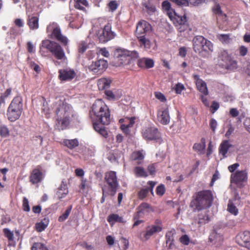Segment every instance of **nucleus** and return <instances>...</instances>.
I'll list each match as a JSON object with an SVG mask.
<instances>
[{
    "label": "nucleus",
    "instance_id": "obj_48",
    "mask_svg": "<svg viewBox=\"0 0 250 250\" xmlns=\"http://www.w3.org/2000/svg\"><path fill=\"white\" fill-rule=\"evenodd\" d=\"M87 43L84 42H81L78 44V52L79 53H83L88 48Z\"/></svg>",
    "mask_w": 250,
    "mask_h": 250
},
{
    "label": "nucleus",
    "instance_id": "obj_13",
    "mask_svg": "<svg viewBox=\"0 0 250 250\" xmlns=\"http://www.w3.org/2000/svg\"><path fill=\"white\" fill-rule=\"evenodd\" d=\"M162 230V228L157 226H148L146 228V230L140 233L139 238L142 241L148 240L151 236L156 233L159 232Z\"/></svg>",
    "mask_w": 250,
    "mask_h": 250
},
{
    "label": "nucleus",
    "instance_id": "obj_21",
    "mask_svg": "<svg viewBox=\"0 0 250 250\" xmlns=\"http://www.w3.org/2000/svg\"><path fill=\"white\" fill-rule=\"evenodd\" d=\"M193 77L195 81L197 89L204 95H208V92L206 83L201 79L198 75H193Z\"/></svg>",
    "mask_w": 250,
    "mask_h": 250
},
{
    "label": "nucleus",
    "instance_id": "obj_36",
    "mask_svg": "<svg viewBox=\"0 0 250 250\" xmlns=\"http://www.w3.org/2000/svg\"><path fill=\"white\" fill-rule=\"evenodd\" d=\"M111 83V81L110 79L102 78L98 81L97 84L99 89L103 90L108 88Z\"/></svg>",
    "mask_w": 250,
    "mask_h": 250
},
{
    "label": "nucleus",
    "instance_id": "obj_28",
    "mask_svg": "<svg viewBox=\"0 0 250 250\" xmlns=\"http://www.w3.org/2000/svg\"><path fill=\"white\" fill-rule=\"evenodd\" d=\"M137 210L142 213L144 216L146 214H148L154 211V209L149 204L146 202L141 203L137 208Z\"/></svg>",
    "mask_w": 250,
    "mask_h": 250
},
{
    "label": "nucleus",
    "instance_id": "obj_31",
    "mask_svg": "<svg viewBox=\"0 0 250 250\" xmlns=\"http://www.w3.org/2000/svg\"><path fill=\"white\" fill-rule=\"evenodd\" d=\"M231 145L229 143V141L225 140L220 144L219 148V153L222 155L224 158L227 157V153Z\"/></svg>",
    "mask_w": 250,
    "mask_h": 250
},
{
    "label": "nucleus",
    "instance_id": "obj_24",
    "mask_svg": "<svg viewBox=\"0 0 250 250\" xmlns=\"http://www.w3.org/2000/svg\"><path fill=\"white\" fill-rule=\"evenodd\" d=\"M137 65L140 68H151L154 65V61L148 58H142L138 60Z\"/></svg>",
    "mask_w": 250,
    "mask_h": 250
},
{
    "label": "nucleus",
    "instance_id": "obj_59",
    "mask_svg": "<svg viewBox=\"0 0 250 250\" xmlns=\"http://www.w3.org/2000/svg\"><path fill=\"white\" fill-rule=\"evenodd\" d=\"M30 67L37 73H39L41 71L40 66L34 62H30Z\"/></svg>",
    "mask_w": 250,
    "mask_h": 250
},
{
    "label": "nucleus",
    "instance_id": "obj_62",
    "mask_svg": "<svg viewBox=\"0 0 250 250\" xmlns=\"http://www.w3.org/2000/svg\"><path fill=\"white\" fill-rule=\"evenodd\" d=\"M121 243L123 244V250H126L129 245V241L125 238L122 237L121 239Z\"/></svg>",
    "mask_w": 250,
    "mask_h": 250
},
{
    "label": "nucleus",
    "instance_id": "obj_18",
    "mask_svg": "<svg viewBox=\"0 0 250 250\" xmlns=\"http://www.w3.org/2000/svg\"><path fill=\"white\" fill-rule=\"evenodd\" d=\"M43 178L41 166H38L36 168L33 169L29 176V181L32 184L40 183Z\"/></svg>",
    "mask_w": 250,
    "mask_h": 250
},
{
    "label": "nucleus",
    "instance_id": "obj_58",
    "mask_svg": "<svg viewBox=\"0 0 250 250\" xmlns=\"http://www.w3.org/2000/svg\"><path fill=\"white\" fill-rule=\"evenodd\" d=\"M154 95L155 97L161 102H165L167 101L165 96L160 92H155Z\"/></svg>",
    "mask_w": 250,
    "mask_h": 250
},
{
    "label": "nucleus",
    "instance_id": "obj_63",
    "mask_svg": "<svg viewBox=\"0 0 250 250\" xmlns=\"http://www.w3.org/2000/svg\"><path fill=\"white\" fill-rule=\"evenodd\" d=\"M162 6L163 8L167 11H169L171 9V4L167 0L163 1Z\"/></svg>",
    "mask_w": 250,
    "mask_h": 250
},
{
    "label": "nucleus",
    "instance_id": "obj_42",
    "mask_svg": "<svg viewBox=\"0 0 250 250\" xmlns=\"http://www.w3.org/2000/svg\"><path fill=\"white\" fill-rule=\"evenodd\" d=\"M224 67L227 69L235 70L237 68V62L231 58L226 64H224Z\"/></svg>",
    "mask_w": 250,
    "mask_h": 250
},
{
    "label": "nucleus",
    "instance_id": "obj_17",
    "mask_svg": "<svg viewBox=\"0 0 250 250\" xmlns=\"http://www.w3.org/2000/svg\"><path fill=\"white\" fill-rule=\"evenodd\" d=\"M238 243L250 250V231H244L239 233L236 236Z\"/></svg>",
    "mask_w": 250,
    "mask_h": 250
},
{
    "label": "nucleus",
    "instance_id": "obj_11",
    "mask_svg": "<svg viewBox=\"0 0 250 250\" xmlns=\"http://www.w3.org/2000/svg\"><path fill=\"white\" fill-rule=\"evenodd\" d=\"M152 33V26L150 23L144 20L140 21L136 27V35L140 36L149 37Z\"/></svg>",
    "mask_w": 250,
    "mask_h": 250
},
{
    "label": "nucleus",
    "instance_id": "obj_22",
    "mask_svg": "<svg viewBox=\"0 0 250 250\" xmlns=\"http://www.w3.org/2000/svg\"><path fill=\"white\" fill-rule=\"evenodd\" d=\"M60 144L68 149L72 150L76 149L79 146V140L77 138L73 139H63L60 142Z\"/></svg>",
    "mask_w": 250,
    "mask_h": 250
},
{
    "label": "nucleus",
    "instance_id": "obj_51",
    "mask_svg": "<svg viewBox=\"0 0 250 250\" xmlns=\"http://www.w3.org/2000/svg\"><path fill=\"white\" fill-rule=\"evenodd\" d=\"M172 2L179 6H188V0H169Z\"/></svg>",
    "mask_w": 250,
    "mask_h": 250
},
{
    "label": "nucleus",
    "instance_id": "obj_60",
    "mask_svg": "<svg viewBox=\"0 0 250 250\" xmlns=\"http://www.w3.org/2000/svg\"><path fill=\"white\" fill-rule=\"evenodd\" d=\"M248 52V48L245 46L242 45L239 47V55L244 57L247 55Z\"/></svg>",
    "mask_w": 250,
    "mask_h": 250
},
{
    "label": "nucleus",
    "instance_id": "obj_1",
    "mask_svg": "<svg viewBox=\"0 0 250 250\" xmlns=\"http://www.w3.org/2000/svg\"><path fill=\"white\" fill-rule=\"evenodd\" d=\"M90 117L92 123L107 125L111 122L110 111L102 99L96 100L91 107Z\"/></svg>",
    "mask_w": 250,
    "mask_h": 250
},
{
    "label": "nucleus",
    "instance_id": "obj_38",
    "mask_svg": "<svg viewBox=\"0 0 250 250\" xmlns=\"http://www.w3.org/2000/svg\"><path fill=\"white\" fill-rule=\"evenodd\" d=\"M12 92V88H7L3 93H1L0 96V107H4L5 104V99L11 95Z\"/></svg>",
    "mask_w": 250,
    "mask_h": 250
},
{
    "label": "nucleus",
    "instance_id": "obj_46",
    "mask_svg": "<svg viewBox=\"0 0 250 250\" xmlns=\"http://www.w3.org/2000/svg\"><path fill=\"white\" fill-rule=\"evenodd\" d=\"M220 58L224 62V63L223 64V65H224V64H226L231 59L230 56L226 51H224L221 53Z\"/></svg>",
    "mask_w": 250,
    "mask_h": 250
},
{
    "label": "nucleus",
    "instance_id": "obj_39",
    "mask_svg": "<svg viewBox=\"0 0 250 250\" xmlns=\"http://www.w3.org/2000/svg\"><path fill=\"white\" fill-rule=\"evenodd\" d=\"M88 6V3L86 0H77L74 4V7L78 9L85 11V7Z\"/></svg>",
    "mask_w": 250,
    "mask_h": 250
},
{
    "label": "nucleus",
    "instance_id": "obj_64",
    "mask_svg": "<svg viewBox=\"0 0 250 250\" xmlns=\"http://www.w3.org/2000/svg\"><path fill=\"white\" fill-rule=\"evenodd\" d=\"M244 125L246 130L250 133V118H247L245 119Z\"/></svg>",
    "mask_w": 250,
    "mask_h": 250
},
{
    "label": "nucleus",
    "instance_id": "obj_33",
    "mask_svg": "<svg viewBox=\"0 0 250 250\" xmlns=\"http://www.w3.org/2000/svg\"><path fill=\"white\" fill-rule=\"evenodd\" d=\"M49 219L48 218H44L42 219L40 222H38L35 224V229L39 232H41L43 231L48 226L49 224Z\"/></svg>",
    "mask_w": 250,
    "mask_h": 250
},
{
    "label": "nucleus",
    "instance_id": "obj_47",
    "mask_svg": "<svg viewBox=\"0 0 250 250\" xmlns=\"http://www.w3.org/2000/svg\"><path fill=\"white\" fill-rule=\"evenodd\" d=\"M119 4L116 0H111L108 4L107 7L109 11L112 12L115 11L118 8Z\"/></svg>",
    "mask_w": 250,
    "mask_h": 250
},
{
    "label": "nucleus",
    "instance_id": "obj_12",
    "mask_svg": "<svg viewBox=\"0 0 250 250\" xmlns=\"http://www.w3.org/2000/svg\"><path fill=\"white\" fill-rule=\"evenodd\" d=\"M115 36V33L111 30V24L107 23L102 33L98 35V38L100 42L105 43L114 39Z\"/></svg>",
    "mask_w": 250,
    "mask_h": 250
},
{
    "label": "nucleus",
    "instance_id": "obj_37",
    "mask_svg": "<svg viewBox=\"0 0 250 250\" xmlns=\"http://www.w3.org/2000/svg\"><path fill=\"white\" fill-rule=\"evenodd\" d=\"M133 172L137 177H146L148 176L147 172L142 167L137 166L135 167Z\"/></svg>",
    "mask_w": 250,
    "mask_h": 250
},
{
    "label": "nucleus",
    "instance_id": "obj_55",
    "mask_svg": "<svg viewBox=\"0 0 250 250\" xmlns=\"http://www.w3.org/2000/svg\"><path fill=\"white\" fill-rule=\"evenodd\" d=\"M22 209L25 211L28 212L30 210V208L29 205V202L28 199L26 197H23L22 201Z\"/></svg>",
    "mask_w": 250,
    "mask_h": 250
},
{
    "label": "nucleus",
    "instance_id": "obj_41",
    "mask_svg": "<svg viewBox=\"0 0 250 250\" xmlns=\"http://www.w3.org/2000/svg\"><path fill=\"white\" fill-rule=\"evenodd\" d=\"M31 250H49V249L44 244L41 242H35L33 243L31 247Z\"/></svg>",
    "mask_w": 250,
    "mask_h": 250
},
{
    "label": "nucleus",
    "instance_id": "obj_57",
    "mask_svg": "<svg viewBox=\"0 0 250 250\" xmlns=\"http://www.w3.org/2000/svg\"><path fill=\"white\" fill-rule=\"evenodd\" d=\"M180 242L183 245H188L190 242V239L188 235H182L179 239Z\"/></svg>",
    "mask_w": 250,
    "mask_h": 250
},
{
    "label": "nucleus",
    "instance_id": "obj_6",
    "mask_svg": "<svg viewBox=\"0 0 250 250\" xmlns=\"http://www.w3.org/2000/svg\"><path fill=\"white\" fill-rule=\"evenodd\" d=\"M168 15L178 31L180 33V35L187 37L192 29L188 22L186 15L183 16H179L175 11H173V13L169 12Z\"/></svg>",
    "mask_w": 250,
    "mask_h": 250
},
{
    "label": "nucleus",
    "instance_id": "obj_44",
    "mask_svg": "<svg viewBox=\"0 0 250 250\" xmlns=\"http://www.w3.org/2000/svg\"><path fill=\"white\" fill-rule=\"evenodd\" d=\"M71 209H72V206H70L66 209V210L65 211V212L59 217L58 221L59 222H63L64 220H65L68 218V216L69 215V214L71 212Z\"/></svg>",
    "mask_w": 250,
    "mask_h": 250
},
{
    "label": "nucleus",
    "instance_id": "obj_54",
    "mask_svg": "<svg viewBox=\"0 0 250 250\" xmlns=\"http://www.w3.org/2000/svg\"><path fill=\"white\" fill-rule=\"evenodd\" d=\"M166 191L165 186L161 184L158 186L156 190V193L158 195L162 196H163Z\"/></svg>",
    "mask_w": 250,
    "mask_h": 250
},
{
    "label": "nucleus",
    "instance_id": "obj_50",
    "mask_svg": "<svg viewBox=\"0 0 250 250\" xmlns=\"http://www.w3.org/2000/svg\"><path fill=\"white\" fill-rule=\"evenodd\" d=\"M149 192V188H145L140 190L138 193V197L140 199H143L146 197Z\"/></svg>",
    "mask_w": 250,
    "mask_h": 250
},
{
    "label": "nucleus",
    "instance_id": "obj_45",
    "mask_svg": "<svg viewBox=\"0 0 250 250\" xmlns=\"http://www.w3.org/2000/svg\"><path fill=\"white\" fill-rule=\"evenodd\" d=\"M104 93L106 96L107 99L109 100H115L120 97V96L116 95L112 91L109 90H105Z\"/></svg>",
    "mask_w": 250,
    "mask_h": 250
},
{
    "label": "nucleus",
    "instance_id": "obj_19",
    "mask_svg": "<svg viewBox=\"0 0 250 250\" xmlns=\"http://www.w3.org/2000/svg\"><path fill=\"white\" fill-rule=\"evenodd\" d=\"M159 122L163 125H168L170 122V116L168 107H162L157 111Z\"/></svg>",
    "mask_w": 250,
    "mask_h": 250
},
{
    "label": "nucleus",
    "instance_id": "obj_27",
    "mask_svg": "<svg viewBox=\"0 0 250 250\" xmlns=\"http://www.w3.org/2000/svg\"><path fill=\"white\" fill-rule=\"evenodd\" d=\"M39 21L38 17L29 16L27 21V24L31 30H36L39 27Z\"/></svg>",
    "mask_w": 250,
    "mask_h": 250
},
{
    "label": "nucleus",
    "instance_id": "obj_23",
    "mask_svg": "<svg viewBox=\"0 0 250 250\" xmlns=\"http://www.w3.org/2000/svg\"><path fill=\"white\" fill-rule=\"evenodd\" d=\"M68 192L67 185L62 181L60 186L56 189V195L59 200H61L65 198Z\"/></svg>",
    "mask_w": 250,
    "mask_h": 250
},
{
    "label": "nucleus",
    "instance_id": "obj_10",
    "mask_svg": "<svg viewBox=\"0 0 250 250\" xmlns=\"http://www.w3.org/2000/svg\"><path fill=\"white\" fill-rule=\"evenodd\" d=\"M248 180V172L246 170L237 171L232 174L230 176V182L235 184L239 188H243L245 186L244 182Z\"/></svg>",
    "mask_w": 250,
    "mask_h": 250
},
{
    "label": "nucleus",
    "instance_id": "obj_35",
    "mask_svg": "<svg viewBox=\"0 0 250 250\" xmlns=\"http://www.w3.org/2000/svg\"><path fill=\"white\" fill-rule=\"evenodd\" d=\"M206 146V139L202 138L201 143H195L192 148L194 150L198 152L200 154H202L204 152Z\"/></svg>",
    "mask_w": 250,
    "mask_h": 250
},
{
    "label": "nucleus",
    "instance_id": "obj_7",
    "mask_svg": "<svg viewBox=\"0 0 250 250\" xmlns=\"http://www.w3.org/2000/svg\"><path fill=\"white\" fill-rule=\"evenodd\" d=\"M192 43L193 50L199 54L203 52H212L213 50L212 43L202 36H196L194 37Z\"/></svg>",
    "mask_w": 250,
    "mask_h": 250
},
{
    "label": "nucleus",
    "instance_id": "obj_4",
    "mask_svg": "<svg viewBox=\"0 0 250 250\" xmlns=\"http://www.w3.org/2000/svg\"><path fill=\"white\" fill-rule=\"evenodd\" d=\"M45 49H47L58 60L64 61L66 59L63 49L57 42L49 40H43L40 46V53L42 56H45Z\"/></svg>",
    "mask_w": 250,
    "mask_h": 250
},
{
    "label": "nucleus",
    "instance_id": "obj_26",
    "mask_svg": "<svg viewBox=\"0 0 250 250\" xmlns=\"http://www.w3.org/2000/svg\"><path fill=\"white\" fill-rule=\"evenodd\" d=\"M174 233L175 230L172 229L167 231L166 234V246L168 249L172 250L175 247L173 237Z\"/></svg>",
    "mask_w": 250,
    "mask_h": 250
},
{
    "label": "nucleus",
    "instance_id": "obj_34",
    "mask_svg": "<svg viewBox=\"0 0 250 250\" xmlns=\"http://www.w3.org/2000/svg\"><path fill=\"white\" fill-rule=\"evenodd\" d=\"M107 220L111 226L114 224L116 222L121 223L125 222L122 217L120 216L118 214L114 213L110 214L108 216Z\"/></svg>",
    "mask_w": 250,
    "mask_h": 250
},
{
    "label": "nucleus",
    "instance_id": "obj_16",
    "mask_svg": "<svg viewBox=\"0 0 250 250\" xmlns=\"http://www.w3.org/2000/svg\"><path fill=\"white\" fill-rule=\"evenodd\" d=\"M143 138L146 140H156L160 138V132L154 126L146 127L142 132Z\"/></svg>",
    "mask_w": 250,
    "mask_h": 250
},
{
    "label": "nucleus",
    "instance_id": "obj_3",
    "mask_svg": "<svg viewBox=\"0 0 250 250\" xmlns=\"http://www.w3.org/2000/svg\"><path fill=\"white\" fill-rule=\"evenodd\" d=\"M213 195L210 190H203L195 192L189 206L193 211L201 210L209 208L212 204Z\"/></svg>",
    "mask_w": 250,
    "mask_h": 250
},
{
    "label": "nucleus",
    "instance_id": "obj_25",
    "mask_svg": "<svg viewBox=\"0 0 250 250\" xmlns=\"http://www.w3.org/2000/svg\"><path fill=\"white\" fill-rule=\"evenodd\" d=\"M145 156L143 153V151H135L133 152L129 157V160L131 162H136L137 165L142 164L144 159Z\"/></svg>",
    "mask_w": 250,
    "mask_h": 250
},
{
    "label": "nucleus",
    "instance_id": "obj_40",
    "mask_svg": "<svg viewBox=\"0 0 250 250\" xmlns=\"http://www.w3.org/2000/svg\"><path fill=\"white\" fill-rule=\"evenodd\" d=\"M227 210L231 214L236 216L238 214V209L232 201L229 200L227 206Z\"/></svg>",
    "mask_w": 250,
    "mask_h": 250
},
{
    "label": "nucleus",
    "instance_id": "obj_52",
    "mask_svg": "<svg viewBox=\"0 0 250 250\" xmlns=\"http://www.w3.org/2000/svg\"><path fill=\"white\" fill-rule=\"evenodd\" d=\"M185 89V87L184 84L180 83H177L174 88V91L177 94H181L182 91L184 90Z\"/></svg>",
    "mask_w": 250,
    "mask_h": 250
},
{
    "label": "nucleus",
    "instance_id": "obj_30",
    "mask_svg": "<svg viewBox=\"0 0 250 250\" xmlns=\"http://www.w3.org/2000/svg\"><path fill=\"white\" fill-rule=\"evenodd\" d=\"M209 221V218L207 213L204 212L199 213L198 215L197 218L195 219L194 222L197 223L199 226L208 223Z\"/></svg>",
    "mask_w": 250,
    "mask_h": 250
},
{
    "label": "nucleus",
    "instance_id": "obj_43",
    "mask_svg": "<svg viewBox=\"0 0 250 250\" xmlns=\"http://www.w3.org/2000/svg\"><path fill=\"white\" fill-rule=\"evenodd\" d=\"M3 232L4 236L7 238L9 241H13L14 240V233L9 229H3Z\"/></svg>",
    "mask_w": 250,
    "mask_h": 250
},
{
    "label": "nucleus",
    "instance_id": "obj_29",
    "mask_svg": "<svg viewBox=\"0 0 250 250\" xmlns=\"http://www.w3.org/2000/svg\"><path fill=\"white\" fill-rule=\"evenodd\" d=\"M93 126L94 130L104 138H107L108 137V133L104 125L98 123H93Z\"/></svg>",
    "mask_w": 250,
    "mask_h": 250
},
{
    "label": "nucleus",
    "instance_id": "obj_15",
    "mask_svg": "<svg viewBox=\"0 0 250 250\" xmlns=\"http://www.w3.org/2000/svg\"><path fill=\"white\" fill-rule=\"evenodd\" d=\"M51 38L56 40L64 46L68 45V39L62 33L60 28L57 25L52 29Z\"/></svg>",
    "mask_w": 250,
    "mask_h": 250
},
{
    "label": "nucleus",
    "instance_id": "obj_2",
    "mask_svg": "<svg viewBox=\"0 0 250 250\" xmlns=\"http://www.w3.org/2000/svg\"><path fill=\"white\" fill-rule=\"evenodd\" d=\"M53 109L57 116V125L60 129H66L70 124L73 116L70 106L61 100H57L53 104Z\"/></svg>",
    "mask_w": 250,
    "mask_h": 250
},
{
    "label": "nucleus",
    "instance_id": "obj_49",
    "mask_svg": "<svg viewBox=\"0 0 250 250\" xmlns=\"http://www.w3.org/2000/svg\"><path fill=\"white\" fill-rule=\"evenodd\" d=\"M9 135V131L8 128L5 125L0 126V135L2 137H6Z\"/></svg>",
    "mask_w": 250,
    "mask_h": 250
},
{
    "label": "nucleus",
    "instance_id": "obj_32",
    "mask_svg": "<svg viewBox=\"0 0 250 250\" xmlns=\"http://www.w3.org/2000/svg\"><path fill=\"white\" fill-rule=\"evenodd\" d=\"M141 47L147 50L151 48V42L149 37L140 36L137 37Z\"/></svg>",
    "mask_w": 250,
    "mask_h": 250
},
{
    "label": "nucleus",
    "instance_id": "obj_61",
    "mask_svg": "<svg viewBox=\"0 0 250 250\" xmlns=\"http://www.w3.org/2000/svg\"><path fill=\"white\" fill-rule=\"evenodd\" d=\"M217 125V123L214 119H211L209 121V126L213 132H215Z\"/></svg>",
    "mask_w": 250,
    "mask_h": 250
},
{
    "label": "nucleus",
    "instance_id": "obj_56",
    "mask_svg": "<svg viewBox=\"0 0 250 250\" xmlns=\"http://www.w3.org/2000/svg\"><path fill=\"white\" fill-rule=\"evenodd\" d=\"M125 52L127 54L129 59L130 58L136 59L139 57V53L136 51H130L125 49Z\"/></svg>",
    "mask_w": 250,
    "mask_h": 250
},
{
    "label": "nucleus",
    "instance_id": "obj_8",
    "mask_svg": "<svg viewBox=\"0 0 250 250\" xmlns=\"http://www.w3.org/2000/svg\"><path fill=\"white\" fill-rule=\"evenodd\" d=\"M104 181L108 188L107 194L112 197L114 196L119 187L116 172L113 171L106 172L104 176Z\"/></svg>",
    "mask_w": 250,
    "mask_h": 250
},
{
    "label": "nucleus",
    "instance_id": "obj_14",
    "mask_svg": "<svg viewBox=\"0 0 250 250\" xmlns=\"http://www.w3.org/2000/svg\"><path fill=\"white\" fill-rule=\"evenodd\" d=\"M125 51L124 49L117 48L114 52L116 63L118 66L127 64L130 62V59Z\"/></svg>",
    "mask_w": 250,
    "mask_h": 250
},
{
    "label": "nucleus",
    "instance_id": "obj_5",
    "mask_svg": "<svg viewBox=\"0 0 250 250\" xmlns=\"http://www.w3.org/2000/svg\"><path fill=\"white\" fill-rule=\"evenodd\" d=\"M23 99L21 96L15 97L11 102L7 110V117L9 121L14 122L18 120L23 110Z\"/></svg>",
    "mask_w": 250,
    "mask_h": 250
},
{
    "label": "nucleus",
    "instance_id": "obj_20",
    "mask_svg": "<svg viewBox=\"0 0 250 250\" xmlns=\"http://www.w3.org/2000/svg\"><path fill=\"white\" fill-rule=\"evenodd\" d=\"M58 73L59 78L62 81H71L76 76L75 72L69 68L60 69Z\"/></svg>",
    "mask_w": 250,
    "mask_h": 250
},
{
    "label": "nucleus",
    "instance_id": "obj_9",
    "mask_svg": "<svg viewBox=\"0 0 250 250\" xmlns=\"http://www.w3.org/2000/svg\"><path fill=\"white\" fill-rule=\"evenodd\" d=\"M82 64L86 68H87L90 72L95 74H101L105 71L108 67L107 61L103 59L92 62L90 65H88L87 63L83 61Z\"/></svg>",
    "mask_w": 250,
    "mask_h": 250
},
{
    "label": "nucleus",
    "instance_id": "obj_53",
    "mask_svg": "<svg viewBox=\"0 0 250 250\" xmlns=\"http://www.w3.org/2000/svg\"><path fill=\"white\" fill-rule=\"evenodd\" d=\"M213 11L218 17H224V18L226 19V15L223 14L219 5H217L214 8H213Z\"/></svg>",
    "mask_w": 250,
    "mask_h": 250
}]
</instances>
